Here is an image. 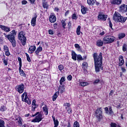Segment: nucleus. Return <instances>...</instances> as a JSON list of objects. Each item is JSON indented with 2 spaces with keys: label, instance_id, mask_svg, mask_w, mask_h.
Here are the masks:
<instances>
[{
  "label": "nucleus",
  "instance_id": "nucleus-53",
  "mask_svg": "<svg viewBox=\"0 0 127 127\" xmlns=\"http://www.w3.org/2000/svg\"><path fill=\"white\" fill-rule=\"evenodd\" d=\"M5 54L6 56H9V55H10V53H9V51L5 52Z\"/></svg>",
  "mask_w": 127,
  "mask_h": 127
},
{
  "label": "nucleus",
  "instance_id": "nucleus-40",
  "mask_svg": "<svg viewBox=\"0 0 127 127\" xmlns=\"http://www.w3.org/2000/svg\"><path fill=\"white\" fill-rule=\"evenodd\" d=\"M127 50V44H124L123 47V51L124 52H125Z\"/></svg>",
  "mask_w": 127,
  "mask_h": 127
},
{
  "label": "nucleus",
  "instance_id": "nucleus-24",
  "mask_svg": "<svg viewBox=\"0 0 127 127\" xmlns=\"http://www.w3.org/2000/svg\"><path fill=\"white\" fill-rule=\"evenodd\" d=\"M19 73L21 76H23V77L26 76V74H25V73H24V71H23V70L21 69V66H19Z\"/></svg>",
  "mask_w": 127,
  "mask_h": 127
},
{
  "label": "nucleus",
  "instance_id": "nucleus-21",
  "mask_svg": "<svg viewBox=\"0 0 127 127\" xmlns=\"http://www.w3.org/2000/svg\"><path fill=\"white\" fill-rule=\"evenodd\" d=\"M90 85V83L85 82V81H79V86L81 87H86V86H88Z\"/></svg>",
  "mask_w": 127,
  "mask_h": 127
},
{
  "label": "nucleus",
  "instance_id": "nucleus-54",
  "mask_svg": "<svg viewBox=\"0 0 127 127\" xmlns=\"http://www.w3.org/2000/svg\"><path fill=\"white\" fill-rule=\"evenodd\" d=\"M67 80L68 81H71V80H72V76L71 75H69L67 76Z\"/></svg>",
  "mask_w": 127,
  "mask_h": 127
},
{
  "label": "nucleus",
  "instance_id": "nucleus-14",
  "mask_svg": "<svg viewBox=\"0 0 127 127\" xmlns=\"http://www.w3.org/2000/svg\"><path fill=\"white\" fill-rule=\"evenodd\" d=\"M36 18H37V15L35 14V16L31 19V23L32 26H35L36 25Z\"/></svg>",
  "mask_w": 127,
  "mask_h": 127
},
{
  "label": "nucleus",
  "instance_id": "nucleus-4",
  "mask_svg": "<svg viewBox=\"0 0 127 127\" xmlns=\"http://www.w3.org/2000/svg\"><path fill=\"white\" fill-rule=\"evenodd\" d=\"M114 41H115V37L113 36L108 35L105 36L103 38V42L106 44L112 43V42H114Z\"/></svg>",
  "mask_w": 127,
  "mask_h": 127
},
{
  "label": "nucleus",
  "instance_id": "nucleus-38",
  "mask_svg": "<svg viewBox=\"0 0 127 127\" xmlns=\"http://www.w3.org/2000/svg\"><path fill=\"white\" fill-rule=\"evenodd\" d=\"M10 35H13L14 37H15V35H16V32H15V30H13L10 32Z\"/></svg>",
  "mask_w": 127,
  "mask_h": 127
},
{
  "label": "nucleus",
  "instance_id": "nucleus-13",
  "mask_svg": "<svg viewBox=\"0 0 127 127\" xmlns=\"http://www.w3.org/2000/svg\"><path fill=\"white\" fill-rule=\"evenodd\" d=\"M0 28L5 31V32H9L10 31V28L6 26L0 25Z\"/></svg>",
  "mask_w": 127,
  "mask_h": 127
},
{
  "label": "nucleus",
  "instance_id": "nucleus-1",
  "mask_svg": "<svg viewBox=\"0 0 127 127\" xmlns=\"http://www.w3.org/2000/svg\"><path fill=\"white\" fill-rule=\"evenodd\" d=\"M93 57L94 60L95 71L96 73L100 72V69L103 70V54L100 53L98 56L97 54L95 53L93 55Z\"/></svg>",
  "mask_w": 127,
  "mask_h": 127
},
{
  "label": "nucleus",
  "instance_id": "nucleus-50",
  "mask_svg": "<svg viewBox=\"0 0 127 127\" xmlns=\"http://www.w3.org/2000/svg\"><path fill=\"white\" fill-rule=\"evenodd\" d=\"M64 107H70L71 106V104L69 103H65L64 104Z\"/></svg>",
  "mask_w": 127,
  "mask_h": 127
},
{
  "label": "nucleus",
  "instance_id": "nucleus-15",
  "mask_svg": "<svg viewBox=\"0 0 127 127\" xmlns=\"http://www.w3.org/2000/svg\"><path fill=\"white\" fill-rule=\"evenodd\" d=\"M49 21L51 23H54L56 21V16L54 15H51L49 17Z\"/></svg>",
  "mask_w": 127,
  "mask_h": 127
},
{
  "label": "nucleus",
  "instance_id": "nucleus-52",
  "mask_svg": "<svg viewBox=\"0 0 127 127\" xmlns=\"http://www.w3.org/2000/svg\"><path fill=\"white\" fill-rule=\"evenodd\" d=\"M109 26L112 29H113V24L112 23V22L111 21V20L109 19Z\"/></svg>",
  "mask_w": 127,
  "mask_h": 127
},
{
  "label": "nucleus",
  "instance_id": "nucleus-11",
  "mask_svg": "<svg viewBox=\"0 0 127 127\" xmlns=\"http://www.w3.org/2000/svg\"><path fill=\"white\" fill-rule=\"evenodd\" d=\"M107 18H108L107 15L102 14L101 13L98 14V19L99 20H104V21H106Z\"/></svg>",
  "mask_w": 127,
  "mask_h": 127
},
{
  "label": "nucleus",
  "instance_id": "nucleus-28",
  "mask_svg": "<svg viewBox=\"0 0 127 127\" xmlns=\"http://www.w3.org/2000/svg\"><path fill=\"white\" fill-rule=\"evenodd\" d=\"M72 59H73V60H77V55H76V53L74 52H72Z\"/></svg>",
  "mask_w": 127,
  "mask_h": 127
},
{
  "label": "nucleus",
  "instance_id": "nucleus-33",
  "mask_svg": "<svg viewBox=\"0 0 127 127\" xmlns=\"http://www.w3.org/2000/svg\"><path fill=\"white\" fill-rule=\"evenodd\" d=\"M62 26H63V28H65L66 27H65V26H66V25L67 24L66 23V21L65 20H62Z\"/></svg>",
  "mask_w": 127,
  "mask_h": 127
},
{
  "label": "nucleus",
  "instance_id": "nucleus-59",
  "mask_svg": "<svg viewBox=\"0 0 127 127\" xmlns=\"http://www.w3.org/2000/svg\"><path fill=\"white\" fill-rule=\"evenodd\" d=\"M67 112H68V114H72V110L71 109H69L67 110Z\"/></svg>",
  "mask_w": 127,
  "mask_h": 127
},
{
  "label": "nucleus",
  "instance_id": "nucleus-31",
  "mask_svg": "<svg viewBox=\"0 0 127 127\" xmlns=\"http://www.w3.org/2000/svg\"><path fill=\"white\" fill-rule=\"evenodd\" d=\"M59 91L60 93H64L65 92V87L64 86H60L59 87Z\"/></svg>",
  "mask_w": 127,
  "mask_h": 127
},
{
  "label": "nucleus",
  "instance_id": "nucleus-62",
  "mask_svg": "<svg viewBox=\"0 0 127 127\" xmlns=\"http://www.w3.org/2000/svg\"><path fill=\"white\" fill-rule=\"evenodd\" d=\"M113 94H114V91L111 90V92H110V93H109V95H110V96H112V95H113Z\"/></svg>",
  "mask_w": 127,
  "mask_h": 127
},
{
  "label": "nucleus",
  "instance_id": "nucleus-44",
  "mask_svg": "<svg viewBox=\"0 0 127 127\" xmlns=\"http://www.w3.org/2000/svg\"><path fill=\"white\" fill-rule=\"evenodd\" d=\"M111 127H121L120 126H118L114 123H111Z\"/></svg>",
  "mask_w": 127,
  "mask_h": 127
},
{
  "label": "nucleus",
  "instance_id": "nucleus-47",
  "mask_svg": "<svg viewBox=\"0 0 127 127\" xmlns=\"http://www.w3.org/2000/svg\"><path fill=\"white\" fill-rule=\"evenodd\" d=\"M3 49H4V52L9 51V50H8V47H7V46H3Z\"/></svg>",
  "mask_w": 127,
  "mask_h": 127
},
{
  "label": "nucleus",
  "instance_id": "nucleus-20",
  "mask_svg": "<svg viewBox=\"0 0 127 127\" xmlns=\"http://www.w3.org/2000/svg\"><path fill=\"white\" fill-rule=\"evenodd\" d=\"M52 119L54 121V124L55 125V127H57L58 126H59V122H58V120L57 119H55V117L54 116H52Z\"/></svg>",
  "mask_w": 127,
  "mask_h": 127
},
{
  "label": "nucleus",
  "instance_id": "nucleus-39",
  "mask_svg": "<svg viewBox=\"0 0 127 127\" xmlns=\"http://www.w3.org/2000/svg\"><path fill=\"white\" fill-rule=\"evenodd\" d=\"M3 63L5 66L7 65V59H5V58L2 59Z\"/></svg>",
  "mask_w": 127,
  "mask_h": 127
},
{
  "label": "nucleus",
  "instance_id": "nucleus-60",
  "mask_svg": "<svg viewBox=\"0 0 127 127\" xmlns=\"http://www.w3.org/2000/svg\"><path fill=\"white\" fill-rule=\"evenodd\" d=\"M121 70H122V72H126V68H125V67H122Z\"/></svg>",
  "mask_w": 127,
  "mask_h": 127
},
{
  "label": "nucleus",
  "instance_id": "nucleus-45",
  "mask_svg": "<svg viewBox=\"0 0 127 127\" xmlns=\"http://www.w3.org/2000/svg\"><path fill=\"white\" fill-rule=\"evenodd\" d=\"M77 59L78 61H79V60H81V61L83 60V58L82 57V56L80 55H77Z\"/></svg>",
  "mask_w": 127,
  "mask_h": 127
},
{
  "label": "nucleus",
  "instance_id": "nucleus-41",
  "mask_svg": "<svg viewBox=\"0 0 127 127\" xmlns=\"http://www.w3.org/2000/svg\"><path fill=\"white\" fill-rule=\"evenodd\" d=\"M25 55L27 57V60L28 62H31V60L30 59V57H29V55L27 54V53H25Z\"/></svg>",
  "mask_w": 127,
  "mask_h": 127
},
{
  "label": "nucleus",
  "instance_id": "nucleus-16",
  "mask_svg": "<svg viewBox=\"0 0 127 127\" xmlns=\"http://www.w3.org/2000/svg\"><path fill=\"white\" fill-rule=\"evenodd\" d=\"M36 50V47L35 46H31L28 50L29 53L32 54L34 51Z\"/></svg>",
  "mask_w": 127,
  "mask_h": 127
},
{
  "label": "nucleus",
  "instance_id": "nucleus-5",
  "mask_svg": "<svg viewBox=\"0 0 127 127\" xmlns=\"http://www.w3.org/2000/svg\"><path fill=\"white\" fill-rule=\"evenodd\" d=\"M18 37L19 40L21 41L22 45L24 46L26 44V37L24 36L23 32H20L18 34Z\"/></svg>",
  "mask_w": 127,
  "mask_h": 127
},
{
  "label": "nucleus",
  "instance_id": "nucleus-30",
  "mask_svg": "<svg viewBox=\"0 0 127 127\" xmlns=\"http://www.w3.org/2000/svg\"><path fill=\"white\" fill-rule=\"evenodd\" d=\"M43 111L45 113V114L46 116H47L48 115V109L47 108V107L45 106L43 108Z\"/></svg>",
  "mask_w": 127,
  "mask_h": 127
},
{
  "label": "nucleus",
  "instance_id": "nucleus-51",
  "mask_svg": "<svg viewBox=\"0 0 127 127\" xmlns=\"http://www.w3.org/2000/svg\"><path fill=\"white\" fill-rule=\"evenodd\" d=\"M72 19H77V16L75 13H74L72 16Z\"/></svg>",
  "mask_w": 127,
  "mask_h": 127
},
{
  "label": "nucleus",
  "instance_id": "nucleus-26",
  "mask_svg": "<svg viewBox=\"0 0 127 127\" xmlns=\"http://www.w3.org/2000/svg\"><path fill=\"white\" fill-rule=\"evenodd\" d=\"M59 96V92L57 91L55 93L54 96H53V101L54 102V101H56V99H57V97Z\"/></svg>",
  "mask_w": 127,
  "mask_h": 127
},
{
  "label": "nucleus",
  "instance_id": "nucleus-27",
  "mask_svg": "<svg viewBox=\"0 0 127 127\" xmlns=\"http://www.w3.org/2000/svg\"><path fill=\"white\" fill-rule=\"evenodd\" d=\"M87 1L89 5H94L95 4V0H87Z\"/></svg>",
  "mask_w": 127,
  "mask_h": 127
},
{
  "label": "nucleus",
  "instance_id": "nucleus-56",
  "mask_svg": "<svg viewBox=\"0 0 127 127\" xmlns=\"http://www.w3.org/2000/svg\"><path fill=\"white\" fill-rule=\"evenodd\" d=\"M74 47H75V48H78V49H79L80 48V45H79V44H75L74 45Z\"/></svg>",
  "mask_w": 127,
  "mask_h": 127
},
{
  "label": "nucleus",
  "instance_id": "nucleus-2",
  "mask_svg": "<svg viewBox=\"0 0 127 127\" xmlns=\"http://www.w3.org/2000/svg\"><path fill=\"white\" fill-rule=\"evenodd\" d=\"M113 20H114V21H116V22H122V23H124L126 22V21L127 19V17H123L122 16V15H121V14H120V13L115 11L113 16Z\"/></svg>",
  "mask_w": 127,
  "mask_h": 127
},
{
  "label": "nucleus",
  "instance_id": "nucleus-22",
  "mask_svg": "<svg viewBox=\"0 0 127 127\" xmlns=\"http://www.w3.org/2000/svg\"><path fill=\"white\" fill-rule=\"evenodd\" d=\"M87 11H88V8L85 7L84 6H81V11L82 14H85V13H87Z\"/></svg>",
  "mask_w": 127,
  "mask_h": 127
},
{
  "label": "nucleus",
  "instance_id": "nucleus-55",
  "mask_svg": "<svg viewBox=\"0 0 127 127\" xmlns=\"http://www.w3.org/2000/svg\"><path fill=\"white\" fill-rule=\"evenodd\" d=\"M21 121H22V119H21V118L19 117V121H18V123H19V124L20 125H22V122H21Z\"/></svg>",
  "mask_w": 127,
  "mask_h": 127
},
{
  "label": "nucleus",
  "instance_id": "nucleus-37",
  "mask_svg": "<svg viewBox=\"0 0 127 127\" xmlns=\"http://www.w3.org/2000/svg\"><path fill=\"white\" fill-rule=\"evenodd\" d=\"M43 6L44 8H47L48 7V4L46 2H43Z\"/></svg>",
  "mask_w": 127,
  "mask_h": 127
},
{
  "label": "nucleus",
  "instance_id": "nucleus-36",
  "mask_svg": "<svg viewBox=\"0 0 127 127\" xmlns=\"http://www.w3.org/2000/svg\"><path fill=\"white\" fill-rule=\"evenodd\" d=\"M126 36V34L125 33L120 34L119 35V39H122V38H124Z\"/></svg>",
  "mask_w": 127,
  "mask_h": 127
},
{
  "label": "nucleus",
  "instance_id": "nucleus-49",
  "mask_svg": "<svg viewBox=\"0 0 127 127\" xmlns=\"http://www.w3.org/2000/svg\"><path fill=\"white\" fill-rule=\"evenodd\" d=\"M49 34L51 35H53V34H54V32L53 31V30L50 29L49 30Z\"/></svg>",
  "mask_w": 127,
  "mask_h": 127
},
{
  "label": "nucleus",
  "instance_id": "nucleus-6",
  "mask_svg": "<svg viewBox=\"0 0 127 127\" xmlns=\"http://www.w3.org/2000/svg\"><path fill=\"white\" fill-rule=\"evenodd\" d=\"M21 99L23 102H25V103H27L28 105L31 104V101L27 96V93L26 92H24V93L21 95Z\"/></svg>",
  "mask_w": 127,
  "mask_h": 127
},
{
  "label": "nucleus",
  "instance_id": "nucleus-35",
  "mask_svg": "<svg viewBox=\"0 0 127 127\" xmlns=\"http://www.w3.org/2000/svg\"><path fill=\"white\" fill-rule=\"evenodd\" d=\"M63 82H65V77L64 76L62 77L61 78V80H60V84L62 85V83H63Z\"/></svg>",
  "mask_w": 127,
  "mask_h": 127
},
{
  "label": "nucleus",
  "instance_id": "nucleus-8",
  "mask_svg": "<svg viewBox=\"0 0 127 127\" xmlns=\"http://www.w3.org/2000/svg\"><path fill=\"white\" fill-rule=\"evenodd\" d=\"M16 90L19 94H22V92L24 91V84L21 83L20 85L16 86Z\"/></svg>",
  "mask_w": 127,
  "mask_h": 127
},
{
  "label": "nucleus",
  "instance_id": "nucleus-23",
  "mask_svg": "<svg viewBox=\"0 0 127 127\" xmlns=\"http://www.w3.org/2000/svg\"><path fill=\"white\" fill-rule=\"evenodd\" d=\"M111 3L113 4H121L122 3V0H113Z\"/></svg>",
  "mask_w": 127,
  "mask_h": 127
},
{
  "label": "nucleus",
  "instance_id": "nucleus-48",
  "mask_svg": "<svg viewBox=\"0 0 127 127\" xmlns=\"http://www.w3.org/2000/svg\"><path fill=\"white\" fill-rule=\"evenodd\" d=\"M82 67H84V68H87V66H88V64L86 62H84L82 64Z\"/></svg>",
  "mask_w": 127,
  "mask_h": 127
},
{
  "label": "nucleus",
  "instance_id": "nucleus-19",
  "mask_svg": "<svg viewBox=\"0 0 127 127\" xmlns=\"http://www.w3.org/2000/svg\"><path fill=\"white\" fill-rule=\"evenodd\" d=\"M41 51H42V47H38L35 52L36 56H38V55H39V53L41 52Z\"/></svg>",
  "mask_w": 127,
  "mask_h": 127
},
{
  "label": "nucleus",
  "instance_id": "nucleus-57",
  "mask_svg": "<svg viewBox=\"0 0 127 127\" xmlns=\"http://www.w3.org/2000/svg\"><path fill=\"white\" fill-rule=\"evenodd\" d=\"M22 4H26V3H27V1L25 0H23L21 1Z\"/></svg>",
  "mask_w": 127,
  "mask_h": 127
},
{
  "label": "nucleus",
  "instance_id": "nucleus-46",
  "mask_svg": "<svg viewBox=\"0 0 127 127\" xmlns=\"http://www.w3.org/2000/svg\"><path fill=\"white\" fill-rule=\"evenodd\" d=\"M58 68H59V69L60 71H62V70H63V69H64V66H63V65H60L58 66Z\"/></svg>",
  "mask_w": 127,
  "mask_h": 127
},
{
  "label": "nucleus",
  "instance_id": "nucleus-43",
  "mask_svg": "<svg viewBox=\"0 0 127 127\" xmlns=\"http://www.w3.org/2000/svg\"><path fill=\"white\" fill-rule=\"evenodd\" d=\"M6 110V107H5V106H1L0 108V111L1 112H4Z\"/></svg>",
  "mask_w": 127,
  "mask_h": 127
},
{
  "label": "nucleus",
  "instance_id": "nucleus-18",
  "mask_svg": "<svg viewBox=\"0 0 127 127\" xmlns=\"http://www.w3.org/2000/svg\"><path fill=\"white\" fill-rule=\"evenodd\" d=\"M36 108H37V106H36V100L34 99L32 102V111L34 112Z\"/></svg>",
  "mask_w": 127,
  "mask_h": 127
},
{
  "label": "nucleus",
  "instance_id": "nucleus-58",
  "mask_svg": "<svg viewBox=\"0 0 127 127\" xmlns=\"http://www.w3.org/2000/svg\"><path fill=\"white\" fill-rule=\"evenodd\" d=\"M99 82H100V80L99 79H96L95 80V81L94 82V84H98V83H99Z\"/></svg>",
  "mask_w": 127,
  "mask_h": 127
},
{
  "label": "nucleus",
  "instance_id": "nucleus-10",
  "mask_svg": "<svg viewBox=\"0 0 127 127\" xmlns=\"http://www.w3.org/2000/svg\"><path fill=\"white\" fill-rule=\"evenodd\" d=\"M42 121V115L38 114L35 117V118L32 120V123H39Z\"/></svg>",
  "mask_w": 127,
  "mask_h": 127
},
{
  "label": "nucleus",
  "instance_id": "nucleus-34",
  "mask_svg": "<svg viewBox=\"0 0 127 127\" xmlns=\"http://www.w3.org/2000/svg\"><path fill=\"white\" fill-rule=\"evenodd\" d=\"M73 127H80V124L77 121H75L73 124Z\"/></svg>",
  "mask_w": 127,
  "mask_h": 127
},
{
  "label": "nucleus",
  "instance_id": "nucleus-3",
  "mask_svg": "<svg viewBox=\"0 0 127 127\" xmlns=\"http://www.w3.org/2000/svg\"><path fill=\"white\" fill-rule=\"evenodd\" d=\"M4 36L7 40L11 42L13 47H15L16 46V41H15V37H14L13 35H6V34L4 33Z\"/></svg>",
  "mask_w": 127,
  "mask_h": 127
},
{
  "label": "nucleus",
  "instance_id": "nucleus-64",
  "mask_svg": "<svg viewBox=\"0 0 127 127\" xmlns=\"http://www.w3.org/2000/svg\"><path fill=\"white\" fill-rule=\"evenodd\" d=\"M104 34H105V32L104 31H103L100 33V35H101V36L104 35Z\"/></svg>",
  "mask_w": 127,
  "mask_h": 127
},
{
  "label": "nucleus",
  "instance_id": "nucleus-63",
  "mask_svg": "<svg viewBox=\"0 0 127 127\" xmlns=\"http://www.w3.org/2000/svg\"><path fill=\"white\" fill-rule=\"evenodd\" d=\"M39 114V112H37L35 115H32V117H36V116H37Z\"/></svg>",
  "mask_w": 127,
  "mask_h": 127
},
{
  "label": "nucleus",
  "instance_id": "nucleus-29",
  "mask_svg": "<svg viewBox=\"0 0 127 127\" xmlns=\"http://www.w3.org/2000/svg\"><path fill=\"white\" fill-rule=\"evenodd\" d=\"M77 35H80L81 33V26H78L76 29Z\"/></svg>",
  "mask_w": 127,
  "mask_h": 127
},
{
  "label": "nucleus",
  "instance_id": "nucleus-25",
  "mask_svg": "<svg viewBox=\"0 0 127 127\" xmlns=\"http://www.w3.org/2000/svg\"><path fill=\"white\" fill-rule=\"evenodd\" d=\"M103 44H104V43L101 40H98L96 42L97 46H99V47H101V46H103Z\"/></svg>",
  "mask_w": 127,
  "mask_h": 127
},
{
  "label": "nucleus",
  "instance_id": "nucleus-42",
  "mask_svg": "<svg viewBox=\"0 0 127 127\" xmlns=\"http://www.w3.org/2000/svg\"><path fill=\"white\" fill-rule=\"evenodd\" d=\"M18 61H19V67H22V63L21 62V58L20 57L18 58Z\"/></svg>",
  "mask_w": 127,
  "mask_h": 127
},
{
  "label": "nucleus",
  "instance_id": "nucleus-17",
  "mask_svg": "<svg viewBox=\"0 0 127 127\" xmlns=\"http://www.w3.org/2000/svg\"><path fill=\"white\" fill-rule=\"evenodd\" d=\"M119 66H123L125 63V61H124V57L123 56H120L119 58Z\"/></svg>",
  "mask_w": 127,
  "mask_h": 127
},
{
  "label": "nucleus",
  "instance_id": "nucleus-9",
  "mask_svg": "<svg viewBox=\"0 0 127 127\" xmlns=\"http://www.w3.org/2000/svg\"><path fill=\"white\" fill-rule=\"evenodd\" d=\"M119 11L122 13L127 12V5L123 4L119 7Z\"/></svg>",
  "mask_w": 127,
  "mask_h": 127
},
{
  "label": "nucleus",
  "instance_id": "nucleus-7",
  "mask_svg": "<svg viewBox=\"0 0 127 127\" xmlns=\"http://www.w3.org/2000/svg\"><path fill=\"white\" fill-rule=\"evenodd\" d=\"M102 114V108H98L95 111V117H96L97 120L100 121L103 118Z\"/></svg>",
  "mask_w": 127,
  "mask_h": 127
},
{
  "label": "nucleus",
  "instance_id": "nucleus-61",
  "mask_svg": "<svg viewBox=\"0 0 127 127\" xmlns=\"http://www.w3.org/2000/svg\"><path fill=\"white\" fill-rule=\"evenodd\" d=\"M31 3H34L35 0H29Z\"/></svg>",
  "mask_w": 127,
  "mask_h": 127
},
{
  "label": "nucleus",
  "instance_id": "nucleus-12",
  "mask_svg": "<svg viewBox=\"0 0 127 127\" xmlns=\"http://www.w3.org/2000/svg\"><path fill=\"white\" fill-rule=\"evenodd\" d=\"M105 111L106 114L109 115V116H112L113 114H114V112H113V109H112V107H110L109 109L108 107H106L105 108Z\"/></svg>",
  "mask_w": 127,
  "mask_h": 127
},
{
  "label": "nucleus",
  "instance_id": "nucleus-32",
  "mask_svg": "<svg viewBox=\"0 0 127 127\" xmlns=\"http://www.w3.org/2000/svg\"><path fill=\"white\" fill-rule=\"evenodd\" d=\"M4 121L3 120L0 119V127H5L4 126Z\"/></svg>",
  "mask_w": 127,
  "mask_h": 127
}]
</instances>
